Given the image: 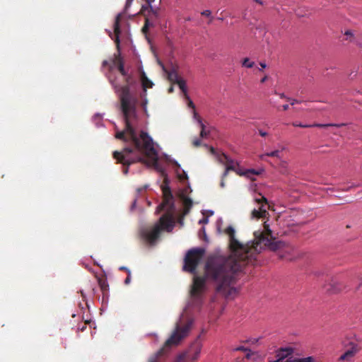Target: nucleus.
<instances>
[{"label":"nucleus","mask_w":362,"mask_h":362,"mask_svg":"<svg viewBox=\"0 0 362 362\" xmlns=\"http://www.w3.org/2000/svg\"><path fill=\"white\" fill-rule=\"evenodd\" d=\"M119 270L126 271L127 273L128 274V270H129V269L125 267H119Z\"/></svg>","instance_id":"nucleus-47"},{"label":"nucleus","mask_w":362,"mask_h":362,"mask_svg":"<svg viewBox=\"0 0 362 362\" xmlns=\"http://www.w3.org/2000/svg\"><path fill=\"white\" fill-rule=\"evenodd\" d=\"M260 197L255 198V202L259 205L258 209H254L251 211V218L259 219L264 218L268 215L267 205L268 204L267 199L262 195L259 194Z\"/></svg>","instance_id":"nucleus-9"},{"label":"nucleus","mask_w":362,"mask_h":362,"mask_svg":"<svg viewBox=\"0 0 362 362\" xmlns=\"http://www.w3.org/2000/svg\"><path fill=\"white\" fill-rule=\"evenodd\" d=\"M112 69V66H110V71H111Z\"/></svg>","instance_id":"nucleus-59"},{"label":"nucleus","mask_w":362,"mask_h":362,"mask_svg":"<svg viewBox=\"0 0 362 362\" xmlns=\"http://www.w3.org/2000/svg\"><path fill=\"white\" fill-rule=\"evenodd\" d=\"M235 351H247L249 349L244 346H238L234 349Z\"/></svg>","instance_id":"nucleus-37"},{"label":"nucleus","mask_w":362,"mask_h":362,"mask_svg":"<svg viewBox=\"0 0 362 362\" xmlns=\"http://www.w3.org/2000/svg\"><path fill=\"white\" fill-rule=\"evenodd\" d=\"M339 291V289H334V290L333 291V292H337V291Z\"/></svg>","instance_id":"nucleus-58"},{"label":"nucleus","mask_w":362,"mask_h":362,"mask_svg":"<svg viewBox=\"0 0 362 362\" xmlns=\"http://www.w3.org/2000/svg\"><path fill=\"white\" fill-rule=\"evenodd\" d=\"M267 79V76H265L264 77H263L262 79H261V83H264Z\"/></svg>","instance_id":"nucleus-51"},{"label":"nucleus","mask_w":362,"mask_h":362,"mask_svg":"<svg viewBox=\"0 0 362 362\" xmlns=\"http://www.w3.org/2000/svg\"><path fill=\"white\" fill-rule=\"evenodd\" d=\"M235 165H236V163L233 160H231L230 158L229 160L226 164V168H227V170L236 171Z\"/></svg>","instance_id":"nucleus-23"},{"label":"nucleus","mask_w":362,"mask_h":362,"mask_svg":"<svg viewBox=\"0 0 362 362\" xmlns=\"http://www.w3.org/2000/svg\"><path fill=\"white\" fill-rule=\"evenodd\" d=\"M279 165L281 168V173H286L287 172V170H286V168H287V163L286 161L284 160H281L280 161V163H279Z\"/></svg>","instance_id":"nucleus-28"},{"label":"nucleus","mask_w":362,"mask_h":362,"mask_svg":"<svg viewBox=\"0 0 362 362\" xmlns=\"http://www.w3.org/2000/svg\"><path fill=\"white\" fill-rule=\"evenodd\" d=\"M282 107V110H283L284 111H286V110H288L289 106H288V105L286 104V105H282V107Z\"/></svg>","instance_id":"nucleus-46"},{"label":"nucleus","mask_w":362,"mask_h":362,"mask_svg":"<svg viewBox=\"0 0 362 362\" xmlns=\"http://www.w3.org/2000/svg\"><path fill=\"white\" fill-rule=\"evenodd\" d=\"M237 173L240 175H247V177H250V175H259V173L255 171V170H247V171H245L243 173H240L239 172H237Z\"/></svg>","instance_id":"nucleus-25"},{"label":"nucleus","mask_w":362,"mask_h":362,"mask_svg":"<svg viewBox=\"0 0 362 362\" xmlns=\"http://www.w3.org/2000/svg\"><path fill=\"white\" fill-rule=\"evenodd\" d=\"M243 66L247 68H252L254 66V62H250L248 58H245L243 61Z\"/></svg>","instance_id":"nucleus-24"},{"label":"nucleus","mask_w":362,"mask_h":362,"mask_svg":"<svg viewBox=\"0 0 362 362\" xmlns=\"http://www.w3.org/2000/svg\"><path fill=\"white\" fill-rule=\"evenodd\" d=\"M281 98L286 99L287 100L288 97L286 96L284 93H279L278 94Z\"/></svg>","instance_id":"nucleus-45"},{"label":"nucleus","mask_w":362,"mask_h":362,"mask_svg":"<svg viewBox=\"0 0 362 362\" xmlns=\"http://www.w3.org/2000/svg\"><path fill=\"white\" fill-rule=\"evenodd\" d=\"M141 81L143 90L145 93L147 88H151L153 86V83L150 79H148L144 71L141 73Z\"/></svg>","instance_id":"nucleus-14"},{"label":"nucleus","mask_w":362,"mask_h":362,"mask_svg":"<svg viewBox=\"0 0 362 362\" xmlns=\"http://www.w3.org/2000/svg\"><path fill=\"white\" fill-rule=\"evenodd\" d=\"M122 76L126 83L124 86H120L117 83L115 79L112 78L110 76L108 77V79L115 93L119 94L121 110L123 114L126 130L129 134L131 139L134 141L137 147H141L148 154L155 155L156 151L151 137L144 131L140 132L139 137H138L136 129L132 124L133 120L137 119V99L132 95L130 91V86L134 81L132 75L129 74L127 72V75Z\"/></svg>","instance_id":"nucleus-2"},{"label":"nucleus","mask_w":362,"mask_h":362,"mask_svg":"<svg viewBox=\"0 0 362 362\" xmlns=\"http://www.w3.org/2000/svg\"><path fill=\"white\" fill-rule=\"evenodd\" d=\"M259 135H260V136H267V132H263V131H262V130H261V129H259Z\"/></svg>","instance_id":"nucleus-44"},{"label":"nucleus","mask_w":362,"mask_h":362,"mask_svg":"<svg viewBox=\"0 0 362 362\" xmlns=\"http://www.w3.org/2000/svg\"><path fill=\"white\" fill-rule=\"evenodd\" d=\"M206 276H194L193 284L190 290V295L193 300L199 302L202 291L206 284Z\"/></svg>","instance_id":"nucleus-8"},{"label":"nucleus","mask_w":362,"mask_h":362,"mask_svg":"<svg viewBox=\"0 0 362 362\" xmlns=\"http://www.w3.org/2000/svg\"><path fill=\"white\" fill-rule=\"evenodd\" d=\"M362 349L361 342L357 341H351L348 344L346 351L352 352L353 355L357 354Z\"/></svg>","instance_id":"nucleus-13"},{"label":"nucleus","mask_w":362,"mask_h":362,"mask_svg":"<svg viewBox=\"0 0 362 362\" xmlns=\"http://www.w3.org/2000/svg\"><path fill=\"white\" fill-rule=\"evenodd\" d=\"M193 116H194V118L198 122V119L199 118H201L199 117V115H198V113L194 110H193Z\"/></svg>","instance_id":"nucleus-38"},{"label":"nucleus","mask_w":362,"mask_h":362,"mask_svg":"<svg viewBox=\"0 0 362 362\" xmlns=\"http://www.w3.org/2000/svg\"><path fill=\"white\" fill-rule=\"evenodd\" d=\"M160 64L161 65L163 70L166 73L168 80L170 81L172 83H176V82L180 78L178 76L177 72L174 69L168 71L165 68L163 64H162L161 63H160Z\"/></svg>","instance_id":"nucleus-12"},{"label":"nucleus","mask_w":362,"mask_h":362,"mask_svg":"<svg viewBox=\"0 0 362 362\" xmlns=\"http://www.w3.org/2000/svg\"><path fill=\"white\" fill-rule=\"evenodd\" d=\"M209 151L213 155H216V156L217 155L216 152V149L214 147H210L209 148Z\"/></svg>","instance_id":"nucleus-43"},{"label":"nucleus","mask_w":362,"mask_h":362,"mask_svg":"<svg viewBox=\"0 0 362 362\" xmlns=\"http://www.w3.org/2000/svg\"><path fill=\"white\" fill-rule=\"evenodd\" d=\"M209 134V131L205 130H201L200 132V136L202 138L206 137Z\"/></svg>","instance_id":"nucleus-35"},{"label":"nucleus","mask_w":362,"mask_h":362,"mask_svg":"<svg viewBox=\"0 0 362 362\" xmlns=\"http://www.w3.org/2000/svg\"><path fill=\"white\" fill-rule=\"evenodd\" d=\"M130 281H131V272H130V270H128L127 276L124 280V284L126 285H128L130 283Z\"/></svg>","instance_id":"nucleus-33"},{"label":"nucleus","mask_w":362,"mask_h":362,"mask_svg":"<svg viewBox=\"0 0 362 362\" xmlns=\"http://www.w3.org/2000/svg\"><path fill=\"white\" fill-rule=\"evenodd\" d=\"M253 1L260 5H263V1L262 0H253Z\"/></svg>","instance_id":"nucleus-49"},{"label":"nucleus","mask_w":362,"mask_h":362,"mask_svg":"<svg viewBox=\"0 0 362 362\" xmlns=\"http://www.w3.org/2000/svg\"><path fill=\"white\" fill-rule=\"evenodd\" d=\"M209 221L208 220V218H203L202 219H201L199 223H207Z\"/></svg>","instance_id":"nucleus-42"},{"label":"nucleus","mask_w":362,"mask_h":362,"mask_svg":"<svg viewBox=\"0 0 362 362\" xmlns=\"http://www.w3.org/2000/svg\"><path fill=\"white\" fill-rule=\"evenodd\" d=\"M115 138L122 140L125 142L131 141L134 146V148L127 147L124 148L122 151H115L113 152V158L117 160V162L122 163L125 166L123 169V173L124 175L128 173L129 166L130 165L137 162L143 161L144 158L139 153H142L152 161H153L156 168L158 169L157 151H156L155 155H150L148 154V153L141 147H137L134 141L131 139L129 134L126 130V127L122 131H117L115 134ZM155 151L156 150L155 149Z\"/></svg>","instance_id":"nucleus-4"},{"label":"nucleus","mask_w":362,"mask_h":362,"mask_svg":"<svg viewBox=\"0 0 362 362\" xmlns=\"http://www.w3.org/2000/svg\"><path fill=\"white\" fill-rule=\"evenodd\" d=\"M175 84H177L182 92L183 93L185 98H189V95L187 94L186 82L185 80L180 78Z\"/></svg>","instance_id":"nucleus-17"},{"label":"nucleus","mask_w":362,"mask_h":362,"mask_svg":"<svg viewBox=\"0 0 362 362\" xmlns=\"http://www.w3.org/2000/svg\"><path fill=\"white\" fill-rule=\"evenodd\" d=\"M108 64H109V63H108V62H107V60H104V61L103 62V64H102V65H103V66H107V65H108Z\"/></svg>","instance_id":"nucleus-50"},{"label":"nucleus","mask_w":362,"mask_h":362,"mask_svg":"<svg viewBox=\"0 0 362 362\" xmlns=\"http://www.w3.org/2000/svg\"><path fill=\"white\" fill-rule=\"evenodd\" d=\"M147 23H148V21L146 20V23H145V25H144V27L142 28V31H143L144 33H146V32L148 30V24H147Z\"/></svg>","instance_id":"nucleus-40"},{"label":"nucleus","mask_w":362,"mask_h":362,"mask_svg":"<svg viewBox=\"0 0 362 362\" xmlns=\"http://www.w3.org/2000/svg\"><path fill=\"white\" fill-rule=\"evenodd\" d=\"M345 123H340V124H333V123H329V124H319V123H315L311 124V127H316L320 128H325L328 127H341L345 126Z\"/></svg>","instance_id":"nucleus-19"},{"label":"nucleus","mask_w":362,"mask_h":362,"mask_svg":"<svg viewBox=\"0 0 362 362\" xmlns=\"http://www.w3.org/2000/svg\"><path fill=\"white\" fill-rule=\"evenodd\" d=\"M163 199L157 207V212L166 211L158 221L152 226L144 227L140 230L141 238L148 245H153L159 238L162 230L170 232L174 227L173 214L175 210L173 196L168 187L163 188Z\"/></svg>","instance_id":"nucleus-3"},{"label":"nucleus","mask_w":362,"mask_h":362,"mask_svg":"<svg viewBox=\"0 0 362 362\" xmlns=\"http://www.w3.org/2000/svg\"><path fill=\"white\" fill-rule=\"evenodd\" d=\"M192 144L194 146L198 147V146H201V140L199 139H194L192 141Z\"/></svg>","instance_id":"nucleus-34"},{"label":"nucleus","mask_w":362,"mask_h":362,"mask_svg":"<svg viewBox=\"0 0 362 362\" xmlns=\"http://www.w3.org/2000/svg\"><path fill=\"white\" fill-rule=\"evenodd\" d=\"M146 104H147V99L145 98L143 101H142V103H141V105L143 107V108L144 109V110H146Z\"/></svg>","instance_id":"nucleus-41"},{"label":"nucleus","mask_w":362,"mask_h":362,"mask_svg":"<svg viewBox=\"0 0 362 362\" xmlns=\"http://www.w3.org/2000/svg\"><path fill=\"white\" fill-rule=\"evenodd\" d=\"M216 157H217V159H218V161L223 164V165H225L227 163V162L229 160V158L224 153H221V154H217L216 155Z\"/></svg>","instance_id":"nucleus-22"},{"label":"nucleus","mask_w":362,"mask_h":362,"mask_svg":"<svg viewBox=\"0 0 362 362\" xmlns=\"http://www.w3.org/2000/svg\"><path fill=\"white\" fill-rule=\"evenodd\" d=\"M114 56L115 57L112 60L113 65L117 68L121 75H127V71L124 69V63L119 52L118 51V53L115 54Z\"/></svg>","instance_id":"nucleus-11"},{"label":"nucleus","mask_w":362,"mask_h":362,"mask_svg":"<svg viewBox=\"0 0 362 362\" xmlns=\"http://www.w3.org/2000/svg\"><path fill=\"white\" fill-rule=\"evenodd\" d=\"M245 358L248 360L257 361L259 358V356L257 353L251 351L249 349L245 355Z\"/></svg>","instance_id":"nucleus-21"},{"label":"nucleus","mask_w":362,"mask_h":362,"mask_svg":"<svg viewBox=\"0 0 362 362\" xmlns=\"http://www.w3.org/2000/svg\"><path fill=\"white\" fill-rule=\"evenodd\" d=\"M287 101H289L291 103V105H294L296 104H299L301 103V100H298L296 99H291V98H287Z\"/></svg>","instance_id":"nucleus-31"},{"label":"nucleus","mask_w":362,"mask_h":362,"mask_svg":"<svg viewBox=\"0 0 362 362\" xmlns=\"http://www.w3.org/2000/svg\"><path fill=\"white\" fill-rule=\"evenodd\" d=\"M260 66L262 69H264L267 66L266 64L264 62H260Z\"/></svg>","instance_id":"nucleus-54"},{"label":"nucleus","mask_w":362,"mask_h":362,"mask_svg":"<svg viewBox=\"0 0 362 362\" xmlns=\"http://www.w3.org/2000/svg\"><path fill=\"white\" fill-rule=\"evenodd\" d=\"M150 1H151V0H146V1H147L148 3H150Z\"/></svg>","instance_id":"nucleus-60"},{"label":"nucleus","mask_w":362,"mask_h":362,"mask_svg":"<svg viewBox=\"0 0 362 362\" xmlns=\"http://www.w3.org/2000/svg\"><path fill=\"white\" fill-rule=\"evenodd\" d=\"M193 320L189 319L187 322L177 323L175 328L170 337L165 341L163 347L152 355L148 362H159V358L165 356L173 346H177L189 334L192 326Z\"/></svg>","instance_id":"nucleus-5"},{"label":"nucleus","mask_w":362,"mask_h":362,"mask_svg":"<svg viewBox=\"0 0 362 362\" xmlns=\"http://www.w3.org/2000/svg\"><path fill=\"white\" fill-rule=\"evenodd\" d=\"M220 185H221V187H225L224 180H223V179L221 180Z\"/></svg>","instance_id":"nucleus-53"},{"label":"nucleus","mask_w":362,"mask_h":362,"mask_svg":"<svg viewBox=\"0 0 362 362\" xmlns=\"http://www.w3.org/2000/svg\"><path fill=\"white\" fill-rule=\"evenodd\" d=\"M281 154H282V150H276V151H273L269 153H264V154L261 155L259 157H260V159L262 160H266V157H276L281 160L282 158Z\"/></svg>","instance_id":"nucleus-15"},{"label":"nucleus","mask_w":362,"mask_h":362,"mask_svg":"<svg viewBox=\"0 0 362 362\" xmlns=\"http://www.w3.org/2000/svg\"><path fill=\"white\" fill-rule=\"evenodd\" d=\"M185 99L188 102V107L192 108L193 110H195V105H194V103L192 102V100L190 99V98L189 97V98H185Z\"/></svg>","instance_id":"nucleus-32"},{"label":"nucleus","mask_w":362,"mask_h":362,"mask_svg":"<svg viewBox=\"0 0 362 362\" xmlns=\"http://www.w3.org/2000/svg\"><path fill=\"white\" fill-rule=\"evenodd\" d=\"M123 17L122 13H119L116 16L115 23H114V35H115V42L117 45V49H119V35L121 33L120 30V21Z\"/></svg>","instance_id":"nucleus-10"},{"label":"nucleus","mask_w":362,"mask_h":362,"mask_svg":"<svg viewBox=\"0 0 362 362\" xmlns=\"http://www.w3.org/2000/svg\"><path fill=\"white\" fill-rule=\"evenodd\" d=\"M274 106L276 107L277 110H281V107L280 106H276L275 105H274Z\"/></svg>","instance_id":"nucleus-56"},{"label":"nucleus","mask_w":362,"mask_h":362,"mask_svg":"<svg viewBox=\"0 0 362 362\" xmlns=\"http://www.w3.org/2000/svg\"><path fill=\"white\" fill-rule=\"evenodd\" d=\"M173 87L170 86L168 89V93H173Z\"/></svg>","instance_id":"nucleus-55"},{"label":"nucleus","mask_w":362,"mask_h":362,"mask_svg":"<svg viewBox=\"0 0 362 362\" xmlns=\"http://www.w3.org/2000/svg\"><path fill=\"white\" fill-rule=\"evenodd\" d=\"M355 355L352 354L351 351H346L339 358V361H347L350 362L354 360Z\"/></svg>","instance_id":"nucleus-18"},{"label":"nucleus","mask_w":362,"mask_h":362,"mask_svg":"<svg viewBox=\"0 0 362 362\" xmlns=\"http://www.w3.org/2000/svg\"><path fill=\"white\" fill-rule=\"evenodd\" d=\"M203 344L199 335L189 345L188 349L179 354L174 362H194L199 358Z\"/></svg>","instance_id":"nucleus-6"},{"label":"nucleus","mask_w":362,"mask_h":362,"mask_svg":"<svg viewBox=\"0 0 362 362\" xmlns=\"http://www.w3.org/2000/svg\"><path fill=\"white\" fill-rule=\"evenodd\" d=\"M183 204L187 213L192 208L193 202L190 198L183 196Z\"/></svg>","instance_id":"nucleus-20"},{"label":"nucleus","mask_w":362,"mask_h":362,"mask_svg":"<svg viewBox=\"0 0 362 362\" xmlns=\"http://www.w3.org/2000/svg\"><path fill=\"white\" fill-rule=\"evenodd\" d=\"M98 285L103 291V294L108 291L109 285L107 281L105 278H98Z\"/></svg>","instance_id":"nucleus-16"},{"label":"nucleus","mask_w":362,"mask_h":362,"mask_svg":"<svg viewBox=\"0 0 362 362\" xmlns=\"http://www.w3.org/2000/svg\"><path fill=\"white\" fill-rule=\"evenodd\" d=\"M202 233H204V234H205V230H204V228H202Z\"/></svg>","instance_id":"nucleus-57"},{"label":"nucleus","mask_w":362,"mask_h":362,"mask_svg":"<svg viewBox=\"0 0 362 362\" xmlns=\"http://www.w3.org/2000/svg\"><path fill=\"white\" fill-rule=\"evenodd\" d=\"M204 253L205 250L201 247L189 250L184 259L183 270L191 274H195Z\"/></svg>","instance_id":"nucleus-7"},{"label":"nucleus","mask_w":362,"mask_h":362,"mask_svg":"<svg viewBox=\"0 0 362 362\" xmlns=\"http://www.w3.org/2000/svg\"><path fill=\"white\" fill-rule=\"evenodd\" d=\"M198 123L199 124L201 130H205L206 129V127H205L204 124L202 122V118H199L198 119Z\"/></svg>","instance_id":"nucleus-36"},{"label":"nucleus","mask_w":362,"mask_h":362,"mask_svg":"<svg viewBox=\"0 0 362 362\" xmlns=\"http://www.w3.org/2000/svg\"><path fill=\"white\" fill-rule=\"evenodd\" d=\"M292 125L293 127H303V128L311 127V124H303L298 123L297 122H293Z\"/></svg>","instance_id":"nucleus-29"},{"label":"nucleus","mask_w":362,"mask_h":362,"mask_svg":"<svg viewBox=\"0 0 362 362\" xmlns=\"http://www.w3.org/2000/svg\"><path fill=\"white\" fill-rule=\"evenodd\" d=\"M264 231L254 233L255 240L251 243L243 245L235 237V230L228 226L224 233L229 236V247L231 255L226 257L214 255L208 257L205 265L206 276L214 281L216 291L226 298L232 297L236 293L233 286L236 275L243 267L252 263L256 255L263 249L276 251L283 247L284 242L276 240L272 231L264 223Z\"/></svg>","instance_id":"nucleus-1"},{"label":"nucleus","mask_w":362,"mask_h":362,"mask_svg":"<svg viewBox=\"0 0 362 362\" xmlns=\"http://www.w3.org/2000/svg\"><path fill=\"white\" fill-rule=\"evenodd\" d=\"M359 281L360 282H359L358 286L356 287V291L358 293L362 294V276L359 278Z\"/></svg>","instance_id":"nucleus-30"},{"label":"nucleus","mask_w":362,"mask_h":362,"mask_svg":"<svg viewBox=\"0 0 362 362\" xmlns=\"http://www.w3.org/2000/svg\"><path fill=\"white\" fill-rule=\"evenodd\" d=\"M345 35H352V33L351 30H347V31H346Z\"/></svg>","instance_id":"nucleus-52"},{"label":"nucleus","mask_w":362,"mask_h":362,"mask_svg":"<svg viewBox=\"0 0 362 362\" xmlns=\"http://www.w3.org/2000/svg\"><path fill=\"white\" fill-rule=\"evenodd\" d=\"M201 14H202V16H206V17H209V18H210V20H209V23H211V21H212V20H213V17L211 16V11H210V10H205V11H202V12L201 13Z\"/></svg>","instance_id":"nucleus-27"},{"label":"nucleus","mask_w":362,"mask_h":362,"mask_svg":"<svg viewBox=\"0 0 362 362\" xmlns=\"http://www.w3.org/2000/svg\"><path fill=\"white\" fill-rule=\"evenodd\" d=\"M294 362H314V358L312 356H308L306 358L296 359Z\"/></svg>","instance_id":"nucleus-26"},{"label":"nucleus","mask_w":362,"mask_h":362,"mask_svg":"<svg viewBox=\"0 0 362 362\" xmlns=\"http://www.w3.org/2000/svg\"><path fill=\"white\" fill-rule=\"evenodd\" d=\"M257 341H258L257 339H252L249 340V341H250L252 344H255V343L257 342Z\"/></svg>","instance_id":"nucleus-48"},{"label":"nucleus","mask_w":362,"mask_h":362,"mask_svg":"<svg viewBox=\"0 0 362 362\" xmlns=\"http://www.w3.org/2000/svg\"><path fill=\"white\" fill-rule=\"evenodd\" d=\"M229 171H230V170H227V168H225V170H224V172H223V175H222V178H223V180H224V179L226 178V177L228 175V172H229Z\"/></svg>","instance_id":"nucleus-39"}]
</instances>
